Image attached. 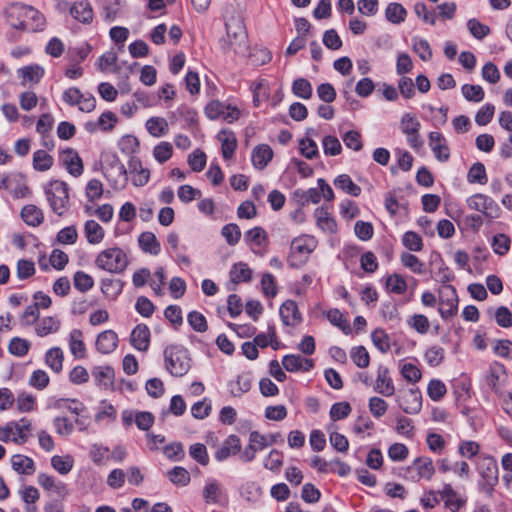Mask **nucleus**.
<instances>
[{
	"label": "nucleus",
	"mask_w": 512,
	"mask_h": 512,
	"mask_svg": "<svg viewBox=\"0 0 512 512\" xmlns=\"http://www.w3.org/2000/svg\"><path fill=\"white\" fill-rule=\"evenodd\" d=\"M226 37L220 39V48L224 53L233 51L235 54L244 53L246 50L247 33L242 18L236 13L233 5L225 9Z\"/></svg>",
	"instance_id": "nucleus-1"
},
{
	"label": "nucleus",
	"mask_w": 512,
	"mask_h": 512,
	"mask_svg": "<svg viewBox=\"0 0 512 512\" xmlns=\"http://www.w3.org/2000/svg\"><path fill=\"white\" fill-rule=\"evenodd\" d=\"M7 23L21 31H43L46 19L44 15L32 6L22 3H12L4 10Z\"/></svg>",
	"instance_id": "nucleus-2"
},
{
	"label": "nucleus",
	"mask_w": 512,
	"mask_h": 512,
	"mask_svg": "<svg viewBox=\"0 0 512 512\" xmlns=\"http://www.w3.org/2000/svg\"><path fill=\"white\" fill-rule=\"evenodd\" d=\"M166 370L174 377H182L190 369L189 351L179 345L168 346L164 350Z\"/></svg>",
	"instance_id": "nucleus-3"
},
{
	"label": "nucleus",
	"mask_w": 512,
	"mask_h": 512,
	"mask_svg": "<svg viewBox=\"0 0 512 512\" xmlns=\"http://www.w3.org/2000/svg\"><path fill=\"white\" fill-rule=\"evenodd\" d=\"M45 194L53 212L62 216L69 206L68 185L59 180L51 181L45 187Z\"/></svg>",
	"instance_id": "nucleus-4"
},
{
	"label": "nucleus",
	"mask_w": 512,
	"mask_h": 512,
	"mask_svg": "<svg viewBox=\"0 0 512 512\" xmlns=\"http://www.w3.org/2000/svg\"><path fill=\"white\" fill-rule=\"evenodd\" d=\"M127 263L126 254L117 247L103 250L95 260V264L98 268L111 273L123 272Z\"/></svg>",
	"instance_id": "nucleus-5"
},
{
	"label": "nucleus",
	"mask_w": 512,
	"mask_h": 512,
	"mask_svg": "<svg viewBox=\"0 0 512 512\" xmlns=\"http://www.w3.org/2000/svg\"><path fill=\"white\" fill-rule=\"evenodd\" d=\"M479 474L482 478L480 483L481 489L488 495L492 496L494 487L498 484V465L492 456H484L480 459Z\"/></svg>",
	"instance_id": "nucleus-6"
},
{
	"label": "nucleus",
	"mask_w": 512,
	"mask_h": 512,
	"mask_svg": "<svg viewBox=\"0 0 512 512\" xmlns=\"http://www.w3.org/2000/svg\"><path fill=\"white\" fill-rule=\"evenodd\" d=\"M435 468L432 459L429 457H418L412 465L403 468L400 475L406 479L418 481L422 478L431 479L434 475Z\"/></svg>",
	"instance_id": "nucleus-7"
},
{
	"label": "nucleus",
	"mask_w": 512,
	"mask_h": 512,
	"mask_svg": "<svg viewBox=\"0 0 512 512\" xmlns=\"http://www.w3.org/2000/svg\"><path fill=\"white\" fill-rule=\"evenodd\" d=\"M467 204L470 209L481 212L489 220L498 218L501 213L499 205L492 198L481 193L469 197Z\"/></svg>",
	"instance_id": "nucleus-8"
},
{
	"label": "nucleus",
	"mask_w": 512,
	"mask_h": 512,
	"mask_svg": "<svg viewBox=\"0 0 512 512\" xmlns=\"http://www.w3.org/2000/svg\"><path fill=\"white\" fill-rule=\"evenodd\" d=\"M439 313L445 320L452 318L458 311V296L452 285H444L439 291Z\"/></svg>",
	"instance_id": "nucleus-9"
},
{
	"label": "nucleus",
	"mask_w": 512,
	"mask_h": 512,
	"mask_svg": "<svg viewBox=\"0 0 512 512\" xmlns=\"http://www.w3.org/2000/svg\"><path fill=\"white\" fill-rule=\"evenodd\" d=\"M399 407L407 414H417L422 408V396L418 389H409L397 396Z\"/></svg>",
	"instance_id": "nucleus-10"
},
{
	"label": "nucleus",
	"mask_w": 512,
	"mask_h": 512,
	"mask_svg": "<svg viewBox=\"0 0 512 512\" xmlns=\"http://www.w3.org/2000/svg\"><path fill=\"white\" fill-rule=\"evenodd\" d=\"M428 140L435 158L440 162H447L450 158V149L445 137L440 132L432 131L428 135Z\"/></svg>",
	"instance_id": "nucleus-11"
},
{
	"label": "nucleus",
	"mask_w": 512,
	"mask_h": 512,
	"mask_svg": "<svg viewBox=\"0 0 512 512\" xmlns=\"http://www.w3.org/2000/svg\"><path fill=\"white\" fill-rule=\"evenodd\" d=\"M60 159L67 171L74 177L82 175L84 167L82 159L78 152L72 148H67L61 152Z\"/></svg>",
	"instance_id": "nucleus-12"
},
{
	"label": "nucleus",
	"mask_w": 512,
	"mask_h": 512,
	"mask_svg": "<svg viewBox=\"0 0 512 512\" xmlns=\"http://www.w3.org/2000/svg\"><path fill=\"white\" fill-rule=\"evenodd\" d=\"M128 167L131 175V181L134 186L142 187L148 183L150 179V171L143 167L139 158L131 157L128 162Z\"/></svg>",
	"instance_id": "nucleus-13"
},
{
	"label": "nucleus",
	"mask_w": 512,
	"mask_h": 512,
	"mask_svg": "<svg viewBox=\"0 0 512 512\" xmlns=\"http://www.w3.org/2000/svg\"><path fill=\"white\" fill-rule=\"evenodd\" d=\"M282 365L288 372H297L300 370L308 372L313 368L314 362L312 359L304 358L300 355L289 354L283 357Z\"/></svg>",
	"instance_id": "nucleus-14"
},
{
	"label": "nucleus",
	"mask_w": 512,
	"mask_h": 512,
	"mask_svg": "<svg viewBox=\"0 0 512 512\" xmlns=\"http://www.w3.org/2000/svg\"><path fill=\"white\" fill-rule=\"evenodd\" d=\"M374 390L385 397H390L394 394L395 387L387 367L379 366Z\"/></svg>",
	"instance_id": "nucleus-15"
},
{
	"label": "nucleus",
	"mask_w": 512,
	"mask_h": 512,
	"mask_svg": "<svg viewBox=\"0 0 512 512\" xmlns=\"http://www.w3.org/2000/svg\"><path fill=\"white\" fill-rule=\"evenodd\" d=\"M131 345L139 351H147L150 345V330L145 324H138L131 332Z\"/></svg>",
	"instance_id": "nucleus-16"
},
{
	"label": "nucleus",
	"mask_w": 512,
	"mask_h": 512,
	"mask_svg": "<svg viewBox=\"0 0 512 512\" xmlns=\"http://www.w3.org/2000/svg\"><path fill=\"white\" fill-rule=\"evenodd\" d=\"M281 320L286 326H295L301 321V314L297 303L293 300H286L279 309Z\"/></svg>",
	"instance_id": "nucleus-17"
},
{
	"label": "nucleus",
	"mask_w": 512,
	"mask_h": 512,
	"mask_svg": "<svg viewBox=\"0 0 512 512\" xmlns=\"http://www.w3.org/2000/svg\"><path fill=\"white\" fill-rule=\"evenodd\" d=\"M241 451V442L238 436L230 435L223 442L222 446L215 452V459L222 462Z\"/></svg>",
	"instance_id": "nucleus-18"
},
{
	"label": "nucleus",
	"mask_w": 512,
	"mask_h": 512,
	"mask_svg": "<svg viewBox=\"0 0 512 512\" xmlns=\"http://www.w3.org/2000/svg\"><path fill=\"white\" fill-rule=\"evenodd\" d=\"M118 345V335L113 330L101 332L96 339V348L102 354L113 352Z\"/></svg>",
	"instance_id": "nucleus-19"
},
{
	"label": "nucleus",
	"mask_w": 512,
	"mask_h": 512,
	"mask_svg": "<svg viewBox=\"0 0 512 512\" xmlns=\"http://www.w3.org/2000/svg\"><path fill=\"white\" fill-rule=\"evenodd\" d=\"M273 158V150L267 144L257 145L252 151V163L258 170H263Z\"/></svg>",
	"instance_id": "nucleus-20"
},
{
	"label": "nucleus",
	"mask_w": 512,
	"mask_h": 512,
	"mask_svg": "<svg viewBox=\"0 0 512 512\" xmlns=\"http://www.w3.org/2000/svg\"><path fill=\"white\" fill-rule=\"evenodd\" d=\"M71 16L83 24H90L93 20V9L91 4L82 0L74 3L70 8Z\"/></svg>",
	"instance_id": "nucleus-21"
},
{
	"label": "nucleus",
	"mask_w": 512,
	"mask_h": 512,
	"mask_svg": "<svg viewBox=\"0 0 512 512\" xmlns=\"http://www.w3.org/2000/svg\"><path fill=\"white\" fill-rule=\"evenodd\" d=\"M314 216L317 226L324 232L335 233L337 231V223L333 216L324 206L315 209Z\"/></svg>",
	"instance_id": "nucleus-22"
},
{
	"label": "nucleus",
	"mask_w": 512,
	"mask_h": 512,
	"mask_svg": "<svg viewBox=\"0 0 512 512\" xmlns=\"http://www.w3.org/2000/svg\"><path fill=\"white\" fill-rule=\"evenodd\" d=\"M13 433L12 441L16 444H24L28 440V434L31 430V422L27 418H21L19 421H11Z\"/></svg>",
	"instance_id": "nucleus-23"
},
{
	"label": "nucleus",
	"mask_w": 512,
	"mask_h": 512,
	"mask_svg": "<svg viewBox=\"0 0 512 512\" xmlns=\"http://www.w3.org/2000/svg\"><path fill=\"white\" fill-rule=\"evenodd\" d=\"M218 140L222 144V156L224 159L228 160L232 158L236 148H237V139L233 132L222 130L218 134Z\"/></svg>",
	"instance_id": "nucleus-24"
},
{
	"label": "nucleus",
	"mask_w": 512,
	"mask_h": 512,
	"mask_svg": "<svg viewBox=\"0 0 512 512\" xmlns=\"http://www.w3.org/2000/svg\"><path fill=\"white\" fill-rule=\"evenodd\" d=\"M21 218L29 226H39L43 220V212L33 204L25 205L21 210Z\"/></svg>",
	"instance_id": "nucleus-25"
},
{
	"label": "nucleus",
	"mask_w": 512,
	"mask_h": 512,
	"mask_svg": "<svg viewBox=\"0 0 512 512\" xmlns=\"http://www.w3.org/2000/svg\"><path fill=\"white\" fill-rule=\"evenodd\" d=\"M138 243L145 253L158 255L160 253V243L154 233L146 231L140 234Z\"/></svg>",
	"instance_id": "nucleus-26"
},
{
	"label": "nucleus",
	"mask_w": 512,
	"mask_h": 512,
	"mask_svg": "<svg viewBox=\"0 0 512 512\" xmlns=\"http://www.w3.org/2000/svg\"><path fill=\"white\" fill-rule=\"evenodd\" d=\"M12 468L19 474L32 475L35 472V464L32 458L20 454L11 458Z\"/></svg>",
	"instance_id": "nucleus-27"
},
{
	"label": "nucleus",
	"mask_w": 512,
	"mask_h": 512,
	"mask_svg": "<svg viewBox=\"0 0 512 512\" xmlns=\"http://www.w3.org/2000/svg\"><path fill=\"white\" fill-rule=\"evenodd\" d=\"M106 177L112 182V186L115 189H123L126 187L128 182V171L124 164H117L114 170L107 172Z\"/></svg>",
	"instance_id": "nucleus-28"
},
{
	"label": "nucleus",
	"mask_w": 512,
	"mask_h": 512,
	"mask_svg": "<svg viewBox=\"0 0 512 512\" xmlns=\"http://www.w3.org/2000/svg\"><path fill=\"white\" fill-rule=\"evenodd\" d=\"M505 373L504 366L499 363H494L490 366L487 374L485 375V384L494 392H499V381L501 374Z\"/></svg>",
	"instance_id": "nucleus-29"
},
{
	"label": "nucleus",
	"mask_w": 512,
	"mask_h": 512,
	"mask_svg": "<svg viewBox=\"0 0 512 512\" xmlns=\"http://www.w3.org/2000/svg\"><path fill=\"white\" fill-rule=\"evenodd\" d=\"M84 232L87 241L90 244H98L104 238V229L102 226L94 220L86 221L84 225Z\"/></svg>",
	"instance_id": "nucleus-30"
},
{
	"label": "nucleus",
	"mask_w": 512,
	"mask_h": 512,
	"mask_svg": "<svg viewBox=\"0 0 512 512\" xmlns=\"http://www.w3.org/2000/svg\"><path fill=\"white\" fill-rule=\"evenodd\" d=\"M334 185L337 189L344 191L345 193L357 197L361 193V188L356 185L349 175L341 174L334 180Z\"/></svg>",
	"instance_id": "nucleus-31"
},
{
	"label": "nucleus",
	"mask_w": 512,
	"mask_h": 512,
	"mask_svg": "<svg viewBox=\"0 0 512 512\" xmlns=\"http://www.w3.org/2000/svg\"><path fill=\"white\" fill-rule=\"evenodd\" d=\"M146 129L153 137H161L168 133L169 126L166 119L161 117H151L146 121Z\"/></svg>",
	"instance_id": "nucleus-32"
},
{
	"label": "nucleus",
	"mask_w": 512,
	"mask_h": 512,
	"mask_svg": "<svg viewBox=\"0 0 512 512\" xmlns=\"http://www.w3.org/2000/svg\"><path fill=\"white\" fill-rule=\"evenodd\" d=\"M294 196L298 199L301 205H306L308 203L317 204L321 201V189L318 188H310L308 190L297 189L294 192Z\"/></svg>",
	"instance_id": "nucleus-33"
},
{
	"label": "nucleus",
	"mask_w": 512,
	"mask_h": 512,
	"mask_svg": "<svg viewBox=\"0 0 512 512\" xmlns=\"http://www.w3.org/2000/svg\"><path fill=\"white\" fill-rule=\"evenodd\" d=\"M406 9L399 3H390L385 10L386 19L392 24H400L405 20Z\"/></svg>",
	"instance_id": "nucleus-34"
},
{
	"label": "nucleus",
	"mask_w": 512,
	"mask_h": 512,
	"mask_svg": "<svg viewBox=\"0 0 512 512\" xmlns=\"http://www.w3.org/2000/svg\"><path fill=\"white\" fill-rule=\"evenodd\" d=\"M82 336V331L79 329H74L70 333L69 346L71 353L76 358H83L85 355V344L82 340Z\"/></svg>",
	"instance_id": "nucleus-35"
},
{
	"label": "nucleus",
	"mask_w": 512,
	"mask_h": 512,
	"mask_svg": "<svg viewBox=\"0 0 512 512\" xmlns=\"http://www.w3.org/2000/svg\"><path fill=\"white\" fill-rule=\"evenodd\" d=\"M251 275L252 272L250 268L243 262L234 264L230 271V278L234 283L249 282L251 280Z\"/></svg>",
	"instance_id": "nucleus-36"
},
{
	"label": "nucleus",
	"mask_w": 512,
	"mask_h": 512,
	"mask_svg": "<svg viewBox=\"0 0 512 512\" xmlns=\"http://www.w3.org/2000/svg\"><path fill=\"white\" fill-rule=\"evenodd\" d=\"M96 382L104 387H108L112 384L114 378V369L110 366H98L92 370Z\"/></svg>",
	"instance_id": "nucleus-37"
},
{
	"label": "nucleus",
	"mask_w": 512,
	"mask_h": 512,
	"mask_svg": "<svg viewBox=\"0 0 512 512\" xmlns=\"http://www.w3.org/2000/svg\"><path fill=\"white\" fill-rule=\"evenodd\" d=\"M22 76V85L26 82L38 83L44 75V69L39 65H29L19 70Z\"/></svg>",
	"instance_id": "nucleus-38"
},
{
	"label": "nucleus",
	"mask_w": 512,
	"mask_h": 512,
	"mask_svg": "<svg viewBox=\"0 0 512 512\" xmlns=\"http://www.w3.org/2000/svg\"><path fill=\"white\" fill-rule=\"evenodd\" d=\"M46 364L56 373H59L63 367V352L59 347H54L46 352Z\"/></svg>",
	"instance_id": "nucleus-39"
},
{
	"label": "nucleus",
	"mask_w": 512,
	"mask_h": 512,
	"mask_svg": "<svg viewBox=\"0 0 512 512\" xmlns=\"http://www.w3.org/2000/svg\"><path fill=\"white\" fill-rule=\"evenodd\" d=\"M53 162V157L44 150H37L33 154V167L37 171L49 170Z\"/></svg>",
	"instance_id": "nucleus-40"
},
{
	"label": "nucleus",
	"mask_w": 512,
	"mask_h": 512,
	"mask_svg": "<svg viewBox=\"0 0 512 512\" xmlns=\"http://www.w3.org/2000/svg\"><path fill=\"white\" fill-rule=\"evenodd\" d=\"M60 328V321L52 316L44 317L36 327V333L44 337L50 333L57 332Z\"/></svg>",
	"instance_id": "nucleus-41"
},
{
	"label": "nucleus",
	"mask_w": 512,
	"mask_h": 512,
	"mask_svg": "<svg viewBox=\"0 0 512 512\" xmlns=\"http://www.w3.org/2000/svg\"><path fill=\"white\" fill-rule=\"evenodd\" d=\"M421 127L419 120L410 113H405L400 120V129L403 134H417Z\"/></svg>",
	"instance_id": "nucleus-42"
},
{
	"label": "nucleus",
	"mask_w": 512,
	"mask_h": 512,
	"mask_svg": "<svg viewBox=\"0 0 512 512\" xmlns=\"http://www.w3.org/2000/svg\"><path fill=\"white\" fill-rule=\"evenodd\" d=\"M467 180L469 183H479L485 184L487 183V174L484 164L480 162L474 163L467 174Z\"/></svg>",
	"instance_id": "nucleus-43"
},
{
	"label": "nucleus",
	"mask_w": 512,
	"mask_h": 512,
	"mask_svg": "<svg viewBox=\"0 0 512 512\" xmlns=\"http://www.w3.org/2000/svg\"><path fill=\"white\" fill-rule=\"evenodd\" d=\"M169 480L179 486H186L189 484L191 478L189 472L181 466H176L168 472Z\"/></svg>",
	"instance_id": "nucleus-44"
},
{
	"label": "nucleus",
	"mask_w": 512,
	"mask_h": 512,
	"mask_svg": "<svg viewBox=\"0 0 512 512\" xmlns=\"http://www.w3.org/2000/svg\"><path fill=\"white\" fill-rule=\"evenodd\" d=\"M294 95L303 99H309L312 96V85L305 78H297L292 85Z\"/></svg>",
	"instance_id": "nucleus-45"
},
{
	"label": "nucleus",
	"mask_w": 512,
	"mask_h": 512,
	"mask_svg": "<svg viewBox=\"0 0 512 512\" xmlns=\"http://www.w3.org/2000/svg\"><path fill=\"white\" fill-rule=\"evenodd\" d=\"M280 434H271L269 436L262 435L258 431H252L249 435V442L256 443L259 450L271 446L276 443Z\"/></svg>",
	"instance_id": "nucleus-46"
},
{
	"label": "nucleus",
	"mask_w": 512,
	"mask_h": 512,
	"mask_svg": "<svg viewBox=\"0 0 512 512\" xmlns=\"http://www.w3.org/2000/svg\"><path fill=\"white\" fill-rule=\"evenodd\" d=\"M189 454L192 459H194L197 463L202 466H207L209 464V456L207 452V448L202 443H195L190 446Z\"/></svg>",
	"instance_id": "nucleus-47"
},
{
	"label": "nucleus",
	"mask_w": 512,
	"mask_h": 512,
	"mask_svg": "<svg viewBox=\"0 0 512 512\" xmlns=\"http://www.w3.org/2000/svg\"><path fill=\"white\" fill-rule=\"evenodd\" d=\"M403 245L410 251H421L423 248V240L419 234L414 231H407L402 237Z\"/></svg>",
	"instance_id": "nucleus-48"
},
{
	"label": "nucleus",
	"mask_w": 512,
	"mask_h": 512,
	"mask_svg": "<svg viewBox=\"0 0 512 512\" xmlns=\"http://www.w3.org/2000/svg\"><path fill=\"white\" fill-rule=\"evenodd\" d=\"M352 361L359 368H366L370 363V356L367 349L364 346H356L352 348L350 353Z\"/></svg>",
	"instance_id": "nucleus-49"
},
{
	"label": "nucleus",
	"mask_w": 512,
	"mask_h": 512,
	"mask_svg": "<svg viewBox=\"0 0 512 512\" xmlns=\"http://www.w3.org/2000/svg\"><path fill=\"white\" fill-rule=\"evenodd\" d=\"M327 319L330 323L339 329H341L345 334L351 333V328L349 323L343 318L342 313L338 309H330L327 314Z\"/></svg>",
	"instance_id": "nucleus-50"
},
{
	"label": "nucleus",
	"mask_w": 512,
	"mask_h": 512,
	"mask_svg": "<svg viewBox=\"0 0 512 512\" xmlns=\"http://www.w3.org/2000/svg\"><path fill=\"white\" fill-rule=\"evenodd\" d=\"M119 149L126 155H132L139 150V140L133 135L123 136L118 143Z\"/></svg>",
	"instance_id": "nucleus-51"
},
{
	"label": "nucleus",
	"mask_w": 512,
	"mask_h": 512,
	"mask_svg": "<svg viewBox=\"0 0 512 512\" xmlns=\"http://www.w3.org/2000/svg\"><path fill=\"white\" fill-rule=\"evenodd\" d=\"M73 283L74 287L80 292H87L93 287L94 280L89 274L83 271H77L74 274Z\"/></svg>",
	"instance_id": "nucleus-52"
},
{
	"label": "nucleus",
	"mask_w": 512,
	"mask_h": 512,
	"mask_svg": "<svg viewBox=\"0 0 512 512\" xmlns=\"http://www.w3.org/2000/svg\"><path fill=\"white\" fill-rule=\"evenodd\" d=\"M222 236L230 246L236 245L241 238V231L237 224L230 223L222 227Z\"/></svg>",
	"instance_id": "nucleus-53"
},
{
	"label": "nucleus",
	"mask_w": 512,
	"mask_h": 512,
	"mask_svg": "<svg viewBox=\"0 0 512 512\" xmlns=\"http://www.w3.org/2000/svg\"><path fill=\"white\" fill-rule=\"evenodd\" d=\"M461 90L467 101L480 102L484 98V90L480 85L465 84Z\"/></svg>",
	"instance_id": "nucleus-54"
},
{
	"label": "nucleus",
	"mask_w": 512,
	"mask_h": 512,
	"mask_svg": "<svg viewBox=\"0 0 512 512\" xmlns=\"http://www.w3.org/2000/svg\"><path fill=\"white\" fill-rule=\"evenodd\" d=\"M407 323L412 329L420 334H426L430 328L429 320L423 314H414L408 319Z\"/></svg>",
	"instance_id": "nucleus-55"
},
{
	"label": "nucleus",
	"mask_w": 512,
	"mask_h": 512,
	"mask_svg": "<svg viewBox=\"0 0 512 512\" xmlns=\"http://www.w3.org/2000/svg\"><path fill=\"white\" fill-rule=\"evenodd\" d=\"M373 344L382 352L390 350L389 336L383 329H376L371 334Z\"/></svg>",
	"instance_id": "nucleus-56"
},
{
	"label": "nucleus",
	"mask_w": 512,
	"mask_h": 512,
	"mask_svg": "<svg viewBox=\"0 0 512 512\" xmlns=\"http://www.w3.org/2000/svg\"><path fill=\"white\" fill-rule=\"evenodd\" d=\"M101 291L107 297L115 298L122 291V281L113 279H103L101 282Z\"/></svg>",
	"instance_id": "nucleus-57"
},
{
	"label": "nucleus",
	"mask_w": 512,
	"mask_h": 512,
	"mask_svg": "<svg viewBox=\"0 0 512 512\" xmlns=\"http://www.w3.org/2000/svg\"><path fill=\"white\" fill-rule=\"evenodd\" d=\"M187 321L196 332L203 333L208 329L206 318L198 311H191L187 316Z\"/></svg>",
	"instance_id": "nucleus-58"
},
{
	"label": "nucleus",
	"mask_w": 512,
	"mask_h": 512,
	"mask_svg": "<svg viewBox=\"0 0 512 512\" xmlns=\"http://www.w3.org/2000/svg\"><path fill=\"white\" fill-rule=\"evenodd\" d=\"M401 262L414 273L422 274L424 272V264L414 254L408 252L402 253Z\"/></svg>",
	"instance_id": "nucleus-59"
},
{
	"label": "nucleus",
	"mask_w": 512,
	"mask_h": 512,
	"mask_svg": "<svg viewBox=\"0 0 512 512\" xmlns=\"http://www.w3.org/2000/svg\"><path fill=\"white\" fill-rule=\"evenodd\" d=\"M446 392V386L442 381L438 379H433L429 382L427 387V393L433 401L441 400L446 394Z\"/></svg>",
	"instance_id": "nucleus-60"
},
{
	"label": "nucleus",
	"mask_w": 512,
	"mask_h": 512,
	"mask_svg": "<svg viewBox=\"0 0 512 512\" xmlns=\"http://www.w3.org/2000/svg\"><path fill=\"white\" fill-rule=\"evenodd\" d=\"M323 150L326 155L336 156L342 151L340 141L335 136H325L322 140Z\"/></svg>",
	"instance_id": "nucleus-61"
},
{
	"label": "nucleus",
	"mask_w": 512,
	"mask_h": 512,
	"mask_svg": "<svg viewBox=\"0 0 512 512\" xmlns=\"http://www.w3.org/2000/svg\"><path fill=\"white\" fill-rule=\"evenodd\" d=\"M342 140L347 148L354 151H360L363 148L361 134L358 131L350 130L346 132L343 135Z\"/></svg>",
	"instance_id": "nucleus-62"
},
{
	"label": "nucleus",
	"mask_w": 512,
	"mask_h": 512,
	"mask_svg": "<svg viewBox=\"0 0 512 512\" xmlns=\"http://www.w3.org/2000/svg\"><path fill=\"white\" fill-rule=\"evenodd\" d=\"M52 467L62 475L68 474L72 467L73 461L70 457H61L55 455L51 458Z\"/></svg>",
	"instance_id": "nucleus-63"
},
{
	"label": "nucleus",
	"mask_w": 512,
	"mask_h": 512,
	"mask_svg": "<svg viewBox=\"0 0 512 512\" xmlns=\"http://www.w3.org/2000/svg\"><path fill=\"white\" fill-rule=\"evenodd\" d=\"M173 148L169 142H161L154 147L153 156L159 163H164L172 156Z\"/></svg>",
	"instance_id": "nucleus-64"
}]
</instances>
